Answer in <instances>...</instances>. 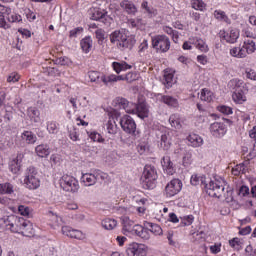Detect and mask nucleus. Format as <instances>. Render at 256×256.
<instances>
[{"instance_id":"obj_46","label":"nucleus","mask_w":256,"mask_h":256,"mask_svg":"<svg viewBox=\"0 0 256 256\" xmlns=\"http://www.w3.org/2000/svg\"><path fill=\"white\" fill-rule=\"evenodd\" d=\"M169 123L171 127H175L176 129H179L181 127V122H179V119H177L176 115L170 116Z\"/></svg>"},{"instance_id":"obj_16","label":"nucleus","mask_w":256,"mask_h":256,"mask_svg":"<svg viewBox=\"0 0 256 256\" xmlns=\"http://www.w3.org/2000/svg\"><path fill=\"white\" fill-rule=\"evenodd\" d=\"M62 233L63 235H66V237H70L71 239H85V234H83L81 230H75L70 226H63Z\"/></svg>"},{"instance_id":"obj_13","label":"nucleus","mask_w":256,"mask_h":256,"mask_svg":"<svg viewBox=\"0 0 256 256\" xmlns=\"http://www.w3.org/2000/svg\"><path fill=\"white\" fill-rule=\"evenodd\" d=\"M115 103L120 107V109H124L126 113H129L132 115L133 113H135V109H136L135 103L130 102L129 100H127V98L117 97L115 99Z\"/></svg>"},{"instance_id":"obj_31","label":"nucleus","mask_w":256,"mask_h":256,"mask_svg":"<svg viewBox=\"0 0 256 256\" xmlns=\"http://www.w3.org/2000/svg\"><path fill=\"white\" fill-rule=\"evenodd\" d=\"M163 31L164 33H167V35H170L172 37V41H174L175 43L179 42V31L173 30V28L169 26H164Z\"/></svg>"},{"instance_id":"obj_51","label":"nucleus","mask_w":256,"mask_h":256,"mask_svg":"<svg viewBox=\"0 0 256 256\" xmlns=\"http://www.w3.org/2000/svg\"><path fill=\"white\" fill-rule=\"evenodd\" d=\"M95 35H96V39L98 40L99 45H101L103 43V41H105V32L101 29H98V30H96Z\"/></svg>"},{"instance_id":"obj_3","label":"nucleus","mask_w":256,"mask_h":256,"mask_svg":"<svg viewBox=\"0 0 256 256\" xmlns=\"http://www.w3.org/2000/svg\"><path fill=\"white\" fill-rule=\"evenodd\" d=\"M122 225H123V234L127 235V233H131V235H136L137 237H140V239H143L144 241H148L150 235L147 229H145L143 226L139 224H135L129 217L123 216L121 218Z\"/></svg>"},{"instance_id":"obj_18","label":"nucleus","mask_w":256,"mask_h":256,"mask_svg":"<svg viewBox=\"0 0 256 256\" xmlns=\"http://www.w3.org/2000/svg\"><path fill=\"white\" fill-rule=\"evenodd\" d=\"M143 225V228L148 231V235L151 236L150 233H153L154 235H163V229H161V226L158 224L145 221Z\"/></svg>"},{"instance_id":"obj_7","label":"nucleus","mask_w":256,"mask_h":256,"mask_svg":"<svg viewBox=\"0 0 256 256\" xmlns=\"http://www.w3.org/2000/svg\"><path fill=\"white\" fill-rule=\"evenodd\" d=\"M120 126L124 133H128V135H133L134 137L139 135V131L137 130V123H135L133 117L129 115H124L120 119Z\"/></svg>"},{"instance_id":"obj_42","label":"nucleus","mask_w":256,"mask_h":256,"mask_svg":"<svg viewBox=\"0 0 256 256\" xmlns=\"http://www.w3.org/2000/svg\"><path fill=\"white\" fill-rule=\"evenodd\" d=\"M173 79H174L173 73L164 74V85L166 89H171V87H173Z\"/></svg>"},{"instance_id":"obj_62","label":"nucleus","mask_w":256,"mask_h":256,"mask_svg":"<svg viewBox=\"0 0 256 256\" xmlns=\"http://www.w3.org/2000/svg\"><path fill=\"white\" fill-rule=\"evenodd\" d=\"M58 65H69V63H71V59L67 58V57H60L57 60Z\"/></svg>"},{"instance_id":"obj_50","label":"nucleus","mask_w":256,"mask_h":256,"mask_svg":"<svg viewBox=\"0 0 256 256\" xmlns=\"http://www.w3.org/2000/svg\"><path fill=\"white\" fill-rule=\"evenodd\" d=\"M10 171L14 175H17V173H19V171H21V165H19L16 161H12L10 164Z\"/></svg>"},{"instance_id":"obj_8","label":"nucleus","mask_w":256,"mask_h":256,"mask_svg":"<svg viewBox=\"0 0 256 256\" xmlns=\"http://www.w3.org/2000/svg\"><path fill=\"white\" fill-rule=\"evenodd\" d=\"M60 187L68 193H77L79 191V181L75 177L66 174L60 179Z\"/></svg>"},{"instance_id":"obj_52","label":"nucleus","mask_w":256,"mask_h":256,"mask_svg":"<svg viewBox=\"0 0 256 256\" xmlns=\"http://www.w3.org/2000/svg\"><path fill=\"white\" fill-rule=\"evenodd\" d=\"M9 23H21L23 21V18L19 14H12L8 17Z\"/></svg>"},{"instance_id":"obj_55","label":"nucleus","mask_w":256,"mask_h":256,"mask_svg":"<svg viewBox=\"0 0 256 256\" xmlns=\"http://www.w3.org/2000/svg\"><path fill=\"white\" fill-rule=\"evenodd\" d=\"M137 80V74L133 73V72H129L125 75V81H127V83H133V81Z\"/></svg>"},{"instance_id":"obj_34","label":"nucleus","mask_w":256,"mask_h":256,"mask_svg":"<svg viewBox=\"0 0 256 256\" xmlns=\"http://www.w3.org/2000/svg\"><path fill=\"white\" fill-rule=\"evenodd\" d=\"M193 43L196 46V49H199L202 53H207L209 51V46H207V43H205L203 39L197 38Z\"/></svg>"},{"instance_id":"obj_5","label":"nucleus","mask_w":256,"mask_h":256,"mask_svg":"<svg viewBox=\"0 0 256 256\" xmlns=\"http://www.w3.org/2000/svg\"><path fill=\"white\" fill-rule=\"evenodd\" d=\"M24 185L30 190L39 189L41 180H39V172H37L35 167L30 166L26 169Z\"/></svg>"},{"instance_id":"obj_48","label":"nucleus","mask_w":256,"mask_h":256,"mask_svg":"<svg viewBox=\"0 0 256 256\" xmlns=\"http://www.w3.org/2000/svg\"><path fill=\"white\" fill-rule=\"evenodd\" d=\"M30 211L31 209L28 206L20 205L18 207V212L20 213V215H23V217H29Z\"/></svg>"},{"instance_id":"obj_53","label":"nucleus","mask_w":256,"mask_h":256,"mask_svg":"<svg viewBox=\"0 0 256 256\" xmlns=\"http://www.w3.org/2000/svg\"><path fill=\"white\" fill-rule=\"evenodd\" d=\"M238 195L240 197H247L249 195V187L242 185L238 190Z\"/></svg>"},{"instance_id":"obj_47","label":"nucleus","mask_w":256,"mask_h":256,"mask_svg":"<svg viewBox=\"0 0 256 256\" xmlns=\"http://www.w3.org/2000/svg\"><path fill=\"white\" fill-rule=\"evenodd\" d=\"M218 111H220V113H223V115H233V108L229 106H225V105L219 106Z\"/></svg>"},{"instance_id":"obj_59","label":"nucleus","mask_w":256,"mask_h":256,"mask_svg":"<svg viewBox=\"0 0 256 256\" xmlns=\"http://www.w3.org/2000/svg\"><path fill=\"white\" fill-rule=\"evenodd\" d=\"M83 31V27H77L70 31V37H77V35H81Z\"/></svg>"},{"instance_id":"obj_28","label":"nucleus","mask_w":256,"mask_h":256,"mask_svg":"<svg viewBox=\"0 0 256 256\" xmlns=\"http://www.w3.org/2000/svg\"><path fill=\"white\" fill-rule=\"evenodd\" d=\"M13 184L6 182L0 184V195H12L14 193Z\"/></svg>"},{"instance_id":"obj_56","label":"nucleus","mask_w":256,"mask_h":256,"mask_svg":"<svg viewBox=\"0 0 256 256\" xmlns=\"http://www.w3.org/2000/svg\"><path fill=\"white\" fill-rule=\"evenodd\" d=\"M199 181H201L202 185H205V183H206L203 180V178H199L198 176H192L191 180H190V183H191V185L197 186V185H199Z\"/></svg>"},{"instance_id":"obj_63","label":"nucleus","mask_w":256,"mask_h":256,"mask_svg":"<svg viewBox=\"0 0 256 256\" xmlns=\"http://www.w3.org/2000/svg\"><path fill=\"white\" fill-rule=\"evenodd\" d=\"M191 153L186 152L183 156V164L184 165H189V163H191Z\"/></svg>"},{"instance_id":"obj_27","label":"nucleus","mask_w":256,"mask_h":256,"mask_svg":"<svg viewBox=\"0 0 256 256\" xmlns=\"http://www.w3.org/2000/svg\"><path fill=\"white\" fill-rule=\"evenodd\" d=\"M36 154L38 157H48V155L51 153V150H49V146L45 144H40L35 148Z\"/></svg>"},{"instance_id":"obj_49","label":"nucleus","mask_w":256,"mask_h":256,"mask_svg":"<svg viewBox=\"0 0 256 256\" xmlns=\"http://www.w3.org/2000/svg\"><path fill=\"white\" fill-rule=\"evenodd\" d=\"M201 101H211V92L209 90L203 89L200 95Z\"/></svg>"},{"instance_id":"obj_26","label":"nucleus","mask_w":256,"mask_h":256,"mask_svg":"<svg viewBox=\"0 0 256 256\" xmlns=\"http://www.w3.org/2000/svg\"><path fill=\"white\" fill-rule=\"evenodd\" d=\"M160 147L164 151H169V149L171 148V138H169V134L164 133L161 135Z\"/></svg>"},{"instance_id":"obj_61","label":"nucleus","mask_w":256,"mask_h":256,"mask_svg":"<svg viewBox=\"0 0 256 256\" xmlns=\"http://www.w3.org/2000/svg\"><path fill=\"white\" fill-rule=\"evenodd\" d=\"M10 14H11V8L0 4V15H10Z\"/></svg>"},{"instance_id":"obj_6","label":"nucleus","mask_w":256,"mask_h":256,"mask_svg":"<svg viewBox=\"0 0 256 256\" xmlns=\"http://www.w3.org/2000/svg\"><path fill=\"white\" fill-rule=\"evenodd\" d=\"M152 47L157 53H167L171 49V40L165 35L152 37Z\"/></svg>"},{"instance_id":"obj_57","label":"nucleus","mask_w":256,"mask_h":256,"mask_svg":"<svg viewBox=\"0 0 256 256\" xmlns=\"http://www.w3.org/2000/svg\"><path fill=\"white\" fill-rule=\"evenodd\" d=\"M0 27L2 29H9L11 27L7 24V21H5V16L3 14H0Z\"/></svg>"},{"instance_id":"obj_9","label":"nucleus","mask_w":256,"mask_h":256,"mask_svg":"<svg viewBox=\"0 0 256 256\" xmlns=\"http://www.w3.org/2000/svg\"><path fill=\"white\" fill-rule=\"evenodd\" d=\"M88 15L92 21H100L104 25H109V15H107V11L101 10V8H90Z\"/></svg>"},{"instance_id":"obj_10","label":"nucleus","mask_w":256,"mask_h":256,"mask_svg":"<svg viewBox=\"0 0 256 256\" xmlns=\"http://www.w3.org/2000/svg\"><path fill=\"white\" fill-rule=\"evenodd\" d=\"M147 246L133 242L126 248V255L128 256H147Z\"/></svg>"},{"instance_id":"obj_23","label":"nucleus","mask_w":256,"mask_h":256,"mask_svg":"<svg viewBox=\"0 0 256 256\" xmlns=\"http://www.w3.org/2000/svg\"><path fill=\"white\" fill-rule=\"evenodd\" d=\"M141 9L148 15V17H155V15H157V10L149 5V2L147 1L141 3Z\"/></svg>"},{"instance_id":"obj_32","label":"nucleus","mask_w":256,"mask_h":256,"mask_svg":"<svg viewBox=\"0 0 256 256\" xmlns=\"http://www.w3.org/2000/svg\"><path fill=\"white\" fill-rule=\"evenodd\" d=\"M188 141L191 143L192 147H201V145H203V138L197 134L190 135Z\"/></svg>"},{"instance_id":"obj_44","label":"nucleus","mask_w":256,"mask_h":256,"mask_svg":"<svg viewBox=\"0 0 256 256\" xmlns=\"http://www.w3.org/2000/svg\"><path fill=\"white\" fill-rule=\"evenodd\" d=\"M107 131L110 135H116L117 133V124H115V121L109 120L106 124Z\"/></svg>"},{"instance_id":"obj_21","label":"nucleus","mask_w":256,"mask_h":256,"mask_svg":"<svg viewBox=\"0 0 256 256\" xmlns=\"http://www.w3.org/2000/svg\"><path fill=\"white\" fill-rule=\"evenodd\" d=\"M101 81L104 85L109 86L113 85V83H117V81H125V77L123 75L117 76L113 74L109 76L102 75Z\"/></svg>"},{"instance_id":"obj_2","label":"nucleus","mask_w":256,"mask_h":256,"mask_svg":"<svg viewBox=\"0 0 256 256\" xmlns=\"http://www.w3.org/2000/svg\"><path fill=\"white\" fill-rule=\"evenodd\" d=\"M204 188L209 197H216L217 199H221V197L229 199L233 195L231 190L226 189L225 191V181L223 180H210L208 184L204 183Z\"/></svg>"},{"instance_id":"obj_33","label":"nucleus","mask_w":256,"mask_h":256,"mask_svg":"<svg viewBox=\"0 0 256 256\" xmlns=\"http://www.w3.org/2000/svg\"><path fill=\"white\" fill-rule=\"evenodd\" d=\"M228 86L233 91H243V81L239 79H232L229 81Z\"/></svg>"},{"instance_id":"obj_38","label":"nucleus","mask_w":256,"mask_h":256,"mask_svg":"<svg viewBox=\"0 0 256 256\" xmlns=\"http://www.w3.org/2000/svg\"><path fill=\"white\" fill-rule=\"evenodd\" d=\"M28 115L30 118L34 120V123H39V116L41 115V112H39V109L30 107L28 109Z\"/></svg>"},{"instance_id":"obj_14","label":"nucleus","mask_w":256,"mask_h":256,"mask_svg":"<svg viewBox=\"0 0 256 256\" xmlns=\"http://www.w3.org/2000/svg\"><path fill=\"white\" fill-rule=\"evenodd\" d=\"M219 35L221 39L226 41V43H237V39H239V30L231 29L229 32L221 30Z\"/></svg>"},{"instance_id":"obj_24","label":"nucleus","mask_w":256,"mask_h":256,"mask_svg":"<svg viewBox=\"0 0 256 256\" xmlns=\"http://www.w3.org/2000/svg\"><path fill=\"white\" fill-rule=\"evenodd\" d=\"M80 45L84 53H89L93 47V40L91 39V36H86L84 39H82Z\"/></svg>"},{"instance_id":"obj_36","label":"nucleus","mask_w":256,"mask_h":256,"mask_svg":"<svg viewBox=\"0 0 256 256\" xmlns=\"http://www.w3.org/2000/svg\"><path fill=\"white\" fill-rule=\"evenodd\" d=\"M41 73H44L48 77H57L59 75V69L55 67H43Z\"/></svg>"},{"instance_id":"obj_29","label":"nucleus","mask_w":256,"mask_h":256,"mask_svg":"<svg viewBox=\"0 0 256 256\" xmlns=\"http://www.w3.org/2000/svg\"><path fill=\"white\" fill-rule=\"evenodd\" d=\"M232 99L233 101H235V103H238L239 105L247 101V98L245 97L243 90L234 91V93L232 94Z\"/></svg>"},{"instance_id":"obj_43","label":"nucleus","mask_w":256,"mask_h":256,"mask_svg":"<svg viewBox=\"0 0 256 256\" xmlns=\"http://www.w3.org/2000/svg\"><path fill=\"white\" fill-rule=\"evenodd\" d=\"M30 229V231H29ZM21 230H22V235L29 237V235H33V228H31V224L29 222H24L21 224Z\"/></svg>"},{"instance_id":"obj_25","label":"nucleus","mask_w":256,"mask_h":256,"mask_svg":"<svg viewBox=\"0 0 256 256\" xmlns=\"http://www.w3.org/2000/svg\"><path fill=\"white\" fill-rule=\"evenodd\" d=\"M21 137L28 145H33V143L37 142V136L31 131H24Z\"/></svg>"},{"instance_id":"obj_45","label":"nucleus","mask_w":256,"mask_h":256,"mask_svg":"<svg viewBox=\"0 0 256 256\" xmlns=\"http://www.w3.org/2000/svg\"><path fill=\"white\" fill-rule=\"evenodd\" d=\"M193 221H195V217L193 215L184 216L182 218V225L187 227L189 225H193Z\"/></svg>"},{"instance_id":"obj_22","label":"nucleus","mask_w":256,"mask_h":256,"mask_svg":"<svg viewBox=\"0 0 256 256\" xmlns=\"http://www.w3.org/2000/svg\"><path fill=\"white\" fill-rule=\"evenodd\" d=\"M159 95L161 103L168 105V107H179V101L175 97L158 94V96Z\"/></svg>"},{"instance_id":"obj_58","label":"nucleus","mask_w":256,"mask_h":256,"mask_svg":"<svg viewBox=\"0 0 256 256\" xmlns=\"http://www.w3.org/2000/svg\"><path fill=\"white\" fill-rule=\"evenodd\" d=\"M94 174L96 175V181L98 179H102V181H105V179H107V175L101 170H95Z\"/></svg>"},{"instance_id":"obj_40","label":"nucleus","mask_w":256,"mask_h":256,"mask_svg":"<svg viewBox=\"0 0 256 256\" xmlns=\"http://www.w3.org/2000/svg\"><path fill=\"white\" fill-rule=\"evenodd\" d=\"M246 168L244 163L237 164L234 168H232V175L239 176L246 173Z\"/></svg>"},{"instance_id":"obj_41","label":"nucleus","mask_w":256,"mask_h":256,"mask_svg":"<svg viewBox=\"0 0 256 256\" xmlns=\"http://www.w3.org/2000/svg\"><path fill=\"white\" fill-rule=\"evenodd\" d=\"M229 245L232 249H236V251H241L243 242L238 237L229 240Z\"/></svg>"},{"instance_id":"obj_54","label":"nucleus","mask_w":256,"mask_h":256,"mask_svg":"<svg viewBox=\"0 0 256 256\" xmlns=\"http://www.w3.org/2000/svg\"><path fill=\"white\" fill-rule=\"evenodd\" d=\"M90 138L94 141H97V143H103V141H105V139H103V137L101 136V134L97 133V132H92L90 134Z\"/></svg>"},{"instance_id":"obj_39","label":"nucleus","mask_w":256,"mask_h":256,"mask_svg":"<svg viewBox=\"0 0 256 256\" xmlns=\"http://www.w3.org/2000/svg\"><path fill=\"white\" fill-rule=\"evenodd\" d=\"M192 9H195L196 11H205V7L207 5L203 0H191Z\"/></svg>"},{"instance_id":"obj_37","label":"nucleus","mask_w":256,"mask_h":256,"mask_svg":"<svg viewBox=\"0 0 256 256\" xmlns=\"http://www.w3.org/2000/svg\"><path fill=\"white\" fill-rule=\"evenodd\" d=\"M88 77L91 81V83H101L103 80H101V73L98 71H89L88 72Z\"/></svg>"},{"instance_id":"obj_19","label":"nucleus","mask_w":256,"mask_h":256,"mask_svg":"<svg viewBox=\"0 0 256 256\" xmlns=\"http://www.w3.org/2000/svg\"><path fill=\"white\" fill-rule=\"evenodd\" d=\"M161 165H162L164 171H166L167 175H173L175 173V166H173L171 157L164 156L161 160Z\"/></svg>"},{"instance_id":"obj_30","label":"nucleus","mask_w":256,"mask_h":256,"mask_svg":"<svg viewBox=\"0 0 256 256\" xmlns=\"http://www.w3.org/2000/svg\"><path fill=\"white\" fill-rule=\"evenodd\" d=\"M102 227L107 231H112V229H115L117 227V220L106 218L102 221Z\"/></svg>"},{"instance_id":"obj_4","label":"nucleus","mask_w":256,"mask_h":256,"mask_svg":"<svg viewBox=\"0 0 256 256\" xmlns=\"http://www.w3.org/2000/svg\"><path fill=\"white\" fill-rule=\"evenodd\" d=\"M157 169L153 165H146L140 179L143 189H155L157 187Z\"/></svg>"},{"instance_id":"obj_20","label":"nucleus","mask_w":256,"mask_h":256,"mask_svg":"<svg viewBox=\"0 0 256 256\" xmlns=\"http://www.w3.org/2000/svg\"><path fill=\"white\" fill-rule=\"evenodd\" d=\"M81 181L85 187H92L97 183V175H95V172L82 174Z\"/></svg>"},{"instance_id":"obj_1","label":"nucleus","mask_w":256,"mask_h":256,"mask_svg":"<svg viewBox=\"0 0 256 256\" xmlns=\"http://www.w3.org/2000/svg\"><path fill=\"white\" fill-rule=\"evenodd\" d=\"M127 30L121 29L116 30L110 34V43L116 45L117 49L120 51H125V49H133L135 46V38L127 35Z\"/></svg>"},{"instance_id":"obj_12","label":"nucleus","mask_w":256,"mask_h":256,"mask_svg":"<svg viewBox=\"0 0 256 256\" xmlns=\"http://www.w3.org/2000/svg\"><path fill=\"white\" fill-rule=\"evenodd\" d=\"M210 132L213 137L221 139L227 133V126L221 122H214L210 125Z\"/></svg>"},{"instance_id":"obj_35","label":"nucleus","mask_w":256,"mask_h":256,"mask_svg":"<svg viewBox=\"0 0 256 256\" xmlns=\"http://www.w3.org/2000/svg\"><path fill=\"white\" fill-rule=\"evenodd\" d=\"M59 124H57L56 121H48L47 122V131L48 133H50V135H57V133L59 132Z\"/></svg>"},{"instance_id":"obj_15","label":"nucleus","mask_w":256,"mask_h":256,"mask_svg":"<svg viewBox=\"0 0 256 256\" xmlns=\"http://www.w3.org/2000/svg\"><path fill=\"white\" fill-rule=\"evenodd\" d=\"M134 113L132 115H137L139 119H147L149 117V106L145 102H140L135 104Z\"/></svg>"},{"instance_id":"obj_60","label":"nucleus","mask_w":256,"mask_h":256,"mask_svg":"<svg viewBox=\"0 0 256 256\" xmlns=\"http://www.w3.org/2000/svg\"><path fill=\"white\" fill-rule=\"evenodd\" d=\"M214 15L216 19H220L221 21H225L227 19V15H225V12L223 11H215Z\"/></svg>"},{"instance_id":"obj_17","label":"nucleus","mask_w":256,"mask_h":256,"mask_svg":"<svg viewBox=\"0 0 256 256\" xmlns=\"http://www.w3.org/2000/svg\"><path fill=\"white\" fill-rule=\"evenodd\" d=\"M120 7L127 13V15H137V6L130 0H123Z\"/></svg>"},{"instance_id":"obj_11","label":"nucleus","mask_w":256,"mask_h":256,"mask_svg":"<svg viewBox=\"0 0 256 256\" xmlns=\"http://www.w3.org/2000/svg\"><path fill=\"white\" fill-rule=\"evenodd\" d=\"M183 189V182L179 179L171 180L165 187L166 197H175Z\"/></svg>"},{"instance_id":"obj_64","label":"nucleus","mask_w":256,"mask_h":256,"mask_svg":"<svg viewBox=\"0 0 256 256\" xmlns=\"http://www.w3.org/2000/svg\"><path fill=\"white\" fill-rule=\"evenodd\" d=\"M246 77L248 79H251L252 81H256V72H255V70H250V71L246 72Z\"/></svg>"}]
</instances>
